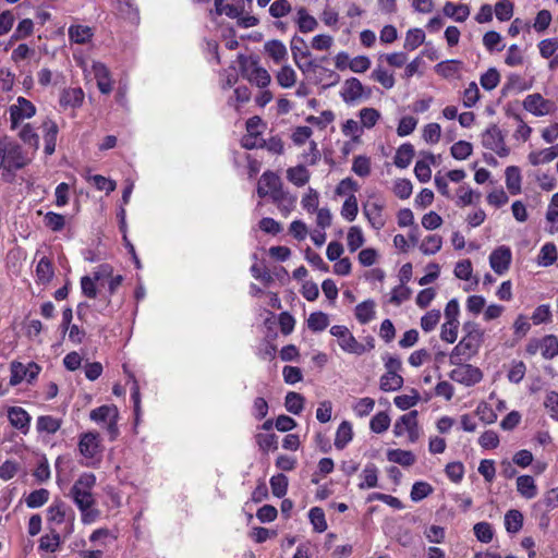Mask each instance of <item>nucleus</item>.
<instances>
[{"label":"nucleus","mask_w":558,"mask_h":558,"mask_svg":"<svg viewBox=\"0 0 558 558\" xmlns=\"http://www.w3.org/2000/svg\"><path fill=\"white\" fill-rule=\"evenodd\" d=\"M95 484L96 476L93 473H83L74 482L69 493L81 511L84 524L94 523L100 515V511L95 508L96 500L92 493Z\"/></svg>","instance_id":"f257e3e1"},{"label":"nucleus","mask_w":558,"mask_h":558,"mask_svg":"<svg viewBox=\"0 0 558 558\" xmlns=\"http://www.w3.org/2000/svg\"><path fill=\"white\" fill-rule=\"evenodd\" d=\"M26 158L19 144L8 140H0V169L13 171L23 168Z\"/></svg>","instance_id":"f03ea898"},{"label":"nucleus","mask_w":558,"mask_h":558,"mask_svg":"<svg viewBox=\"0 0 558 558\" xmlns=\"http://www.w3.org/2000/svg\"><path fill=\"white\" fill-rule=\"evenodd\" d=\"M241 75L252 84L264 88L269 85L271 77L265 68L259 66L257 59H247L245 56H239Z\"/></svg>","instance_id":"7ed1b4c3"},{"label":"nucleus","mask_w":558,"mask_h":558,"mask_svg":"<svg viewBox=\"0 0 558 558\" xmlns=\"http://www.w3.org/2000/svg\"><path fill=\"white\" fill-rule=\"evenodd\" d=\"M483 342L477 335L464 336L450 353V364L460 365L461 362L469 361L476 355Z\"/></svg>","instance_id":"20e7f679"},{"label":"nucleus","mask_w":558,"mask_h":558,"mask_svg":"<svg viewBox=\"0 0 558 558\" xmlns=\"http://www.w3.org/2000/svg\"><path fill=\"white\" fill-rule=\"evenodd\" d=\"M48 521L62 524L66 523L64 536L73 532L74 511L60 499L54 500L47 510Z\"/></svg>","instance_id":"39448f33"},{"label":"nucleus","mask_w":558,"mask_h":558,"mask_svg":"<svg viewBox=\"0 0 558 558\" xmlns=\"http://www.w3.org/2000/svg\"><path fill=\"white\" fill-rule=\"evenodd\" d=\"M329 332L337 338L338 344L342 351L350 354L362 355V343L356 340L347 326L335 325L330 328Z\"/></svg>","instance_id":"423d86ee"},{"label":"nucleus","mask_w":558,"mask_h":558,"mask_svg":"<svg viewBox=\"0 0 558 558\" xmlns=\"http://www.w3.org/2000/svg\"><path fill=\"white\" fill-rule=\"evenodd\" d=\"M290 49L294 63L303 73L317 68V64L313 60L302 62L303 59H308L311 57V51L306 41L302 37L294 35L290 43Z\"/></svg>","instance_id":"0eeeda50"},{"label":"nucleus","mask_w":558,"mask_h":558,"mask_svg":"<svg viewBox=\"0 0 558 558\" xmlns=\"http://www.w3.org/2000/svg\"><path fill=\"white\" fill-rule=\"evenodd\" d=\"M456 366L457 367L449 373V377L459 384L471 387L483 379V372L472 364L461 362L460 365Z\"/></svg>","instance_id":"6e6552de"},{"label":"nucleus","mask_w":558,"mask_h":558,"mask_svg":"<svg viewBox=\"0 0 558 558\" xmlns=\"http://www.w3.org/2000/svg\"><path fill=\"white\" fill-rule=\"evenodd\" d=\"M523 108L536 117H543L556 109L555 102L545 99L539 93L530 94L523 100Z\"/></svg>","instance_id":"1a4fd4ad"},{"label":"nucleus","mask_w":558,"mask_h":558,"mask_svg":"<svg viewBox=\"0 0 558 558\" xmlns=\"http://www.w3.org/2000/svg\"><path fill=\"white\" fill-rule=\"evenodd\" d=\"M11 128L16 129L20 121L29 119L36 113V107L24 97H17L16 104L10 106Z\"/></svg>","instance_id":"9d476101"},{"label":"nucleus","mask_w":558,"mask_h":558,"mask_svg":"<svg viewBox=\"0 0 558 558\" xmlns=\"http://www.w3.org/2000/svg\"><path fill=\"white\" fill-rule=\"evenodd\" d=\"M39 372L40 367L34 362L29 363L27 366H24L22 363L13 361L11 363L10 385L16 386L24 379L32 381L38 376Z\"/></svg>","instance_id":"9b49d317"},{"label":"nucleus","mask_w":558,"mask_h":558,"mask_svg":"<svg viewBox=\"0 0 558 558\" xmlns=\"http://www.w3.org/2000/svg\"><path fill=\"white\" fill-rule=\"evenodd\" d=\"M282 189V182L278 174L267 170L265 171L257 184V194L260 198L269 196L272 198L274 194H277Z\"/></svg>","instance_id":"f8f14e48"},{"label":"nucleus","mask_w":558,"mask_h":558,"mask_svg":"<svg viewBox=\"0 0 558 558\" xmlns=\"http://www.w3.org/2000/svg\"><path fill=\"white\" fill-rule=\"evenodd\" d=\"M112 275V267L108 264H104L99 267L97 271L94 272V277L84 276L81 279V288L82 292L85 296L89 299H95L97 296L96 281L101 280L105 276Z\"/></svg>","instance_id":"ddd939ff"},{"label":"nucleus","mask_w":558,"mask_h":558,"mask_svg":"<svg viewBox=\"0 0 558 558\" xmlns=\"http://www.w3.org/2000/svg\"><path fill=\"white\" fill-rule=\"evenodd\" d=\"M511 259V250L508 246L501 245L492 252L489 264L497 275H502L509 269Z\"/></svg>","instance_id":"4468645a"},{"label":"nucleus","mask_w":558,"mask_h":558,"mask_svg":"<svg viewBox=\"0 0 558 558\" xmlns=\"http://www.w3.org/2000/svg\"><path fill=\"white\" fill-rule=\"evenodd\" d=\"M8 420L23 435L28 434L32 417L25 409L22 407H10L8 409Z\"/></svg>","instance_id":"2eb2a0df"},{"label":"nucleus","mask_w":558,"mask_h":558,"mask_svg":"<svg viewBox=\"0 0 558 558\" xmlns=\"http://www.w3.org/2000/svg\"><path fill=\"white\" fill-rule=\"evenodd\" d=\"M78 450L85 458L93 459L100 451L99 434L87 432L81 435Z\"/></svg>","instance_id":"dca6fc26"},{"label":"nucleus","mask_w":558,"mask_h":558,"mask_svg":"<svg viewBox=\"0 0 558 558\" xmlns=\"http://www.w3.org/2000/svg\"><path fill=\"white\" fill-rule=\"evenodd\" d=\"M363 94L364 86L359 78L351 77L345 80L341 90V97L344 102H355L356 100L363 97Z\"/></svg>","instance_id":"f3484780"},{"label":"nucleus","mask_w":558,"mask_h":558,"mask_svg":"<svg viewBox=\"0 0 558 558\" xmlns=\"http://www.w3.org/2000/svg\"><path fill=\"white\" fill-rule=\"evenodd\" d=\"M296 196L281 189L277 194L272 195L271 202L277 205L280 213L287 217L294 209Z\"/></svg>","instance_id":"a211bd4d"},{"label":"nucleus","mask_w":558,"mask_h":558,"mask_svg":"<svg viewBox=\"0 0 558 558\" xmlns=\"http://www.w3.org/2000/svg\"><path fill=\"white\" fill-rule=\"evenodd\" d=\"M93 72L97 81V86L102 94H109L112 90V82L108 68L101 62L93 64Z\"/></svg>","instance_id":"6ab92c4d"},{"label":"nucleus","mask_w":558,"mask_h":558,"mask_svg":"<svg viewBox=\"0 0 558 558\" xmlns=\"http://www.w3.org/2000/svg\"><path fill=\"white\" fill-rule=\"evenodd\" d=\"M54 276V268L51 259L44 256L36 266V280L40 284H48Z\"/></svg>","instance_id":"aec40b11"},{"label":"nucleus","mask_w":558,"mask_h":558,"mask_svg":"<svg viewBox=\"0 0 558 558\" xmlns=\"http://www.w3.org/2000/svg\"><path fill=\"white\" fill-rule=\"evenodd\" d=\"M417 411L412 410L409 413L399 417L393 426V434L396 436H402L404 432L417 426Z\"/></svg>","instance_id":"412c9836"},{"label":"nucleus","mask_w":558,"mask_h":558,"mask_svg":"<svg viewBox=\"0 0 558 558\" xmlns=\"http://www.w3.org/2000/svg\"><path fill=\"white\" fill-rule=\"evenodd\" d=\"M264 49L275 63H280L288 57V51L284 44L278 39L266 41Z\"/></svg>","instance_id":"4be33fe9"},{"label":"nucleus","mask_w":558,"mask_h":558,"mask_svg":"<svg viewBox=\"0 0 558 558\" xmlns=\"http://www.w3.org/2000/svg\"><path fill=\"white\" fill-rule=\"evenodd\" d=\"M83 100L84 93L80 87L64 89L60 96V105L63 107L77 108L82 106Z\"/></svg>","instance_id":"5701e85b"},{"label":"nucleus","mask_w":558,"mask_h":558,"mask_svg":"<svg viewBox=\"0 0 558 558\" xmlns=\"http://www.w3.org/2000/svg\"><path fill=\"white\" fill-rule=\"evenodd\" d=\"M429 163H435V156L432 153H427L424 160H418L415 163L414 173L421 183H426L432 178Z\"/></svg>","instance_id":"b1692460"},{"label":"nucleus","mask_w":558,"mask_h":558,"mask_svg":"<svg viewBox=\"0 0 558 558\" xmlns=\"http://www.w3.org/2000/svg\"><path fill=\"white\" fill-rule=\"evenodd\" d=\"M442 12L446 16L459 23L464 22L470 15V9L466 4H456L453 2H446Z\"/></svg>","instance_id":"393cba45"},{"label":"nucleus","mask_w":558,"mask_h":558,"mask_svg":"<svg viewBox=\"0 0 558 558\" xmlns=\"http://www.w3.org/2000/svg\"><path fill=\"white\" fill-rule=\"evenodd\" d=\"M43 126L45 130V134H44L45 153L47 155H52L56 149L58 125L53 121L48 120L43 123Z\"/></svg>","instance_id":"a878e982"},{"label":"nucleus","mask_w":558,"mask_h":558,"mask_svg":"<svg viewBox=\"0 0 558 558\" xmlns=\"http://www.w3.org/2000/svg\"><path fill=\"white\" fill-rule=\"evenodd\" d=\"M295 22L301 33L313 32L318 26L316 19L310 15L304 7L298 9Z\"/></svg>","instance_id":"bb28decb"},{"label":"nucleus","mask_w":558,"mask_h":558,"mask_svg":"<svg viewBox=\"0 0 558 558\" xmlns=\"http://www.w3.org/2000/svg\"><path fill=\"white\" fill-rule=\"evenodd\" d=\"M383 205L377 203L366 204L364 206V214L367 217L369 223L375 229L379 230L385 226V220L383 218Z\"/></svg>","instance_id":"cd10ccee"},{"label":"nucleus","mask_w":558,"mask_h":558,"mask_svg":"<svg viewBox=\"0 0 558 558\" xmlns=\"http://www.w3.org/2000/svg\"><path fill=\"white\" fill-rule=\"evenodd\" d=\"M62 425V420L52 415H40L36 422L38 433L54 434Z\"/></svg>","instance_id":"c85d7f7f"},{"label":"nucleus","mask_w":558,"mask_h":558,"mask_svg":"<svg viewBox=\"0 0 558 558\" xmlns=\"http://www.w3.org/2000/svg\"><path fill=\"white\" fill-rule=\"evenodd\" d=\"M93 35V29L89 26L72 25L69 27V38L75 44L84 45L92 39Z\"/></svg>","instance_id":"c756f323"},{"label":"nucleus","mask_w":558,"mask_h":558,"mask_svg":"<svg viewBox=\"0 0 558 558\" xmlns=\"http://www.w3.org/2000/svg\"><path fill=\"white\" fill-rule=\"evenodd\" d=\"M403 377L396 372H386L380 377V389L383 391H396L402 388L403 386Z\"/></svg>","instance_id":"7c9ffc66"},{"label":"nucleus","mask_w":558,"mask_h":558,"mask_svg":"<svg viewBox=\"0 0 558 558\" xmlns=\"http://www.w3.org/2000/svg\"><path fill=\"white\" fill-rule=\"evenodd\" d=\"M506 185L510 194L517 195L521 192V173L520 169L515 166L507 167L506 171Z\"/></svg>","instance_id":"2f4dec72"},{"label":"nucleus","mask_w":558,"mask_h":558,"mask_svg":"<svg viewBox=\"0 0 558 558\" xmlns=\"http://www.w3.org/2000/svg\"><path fill=\"white\" fill-rule=\"evenodd\" d=\"M353 430L352 425L348 421H343L337 429L335 437V447L339 450L344 449V447L352 440Z\"/></svg>","instance_id":"473e14b6"},{"label":"nucleus","mask_w":558,"mask_h":558,"mask_svg":"<svg viewBox=\"0 0 558 558\" xmlns=\"http://www.w3.org/2000/svg\"><path fill=\"white\" fill-rule=\"evenodd\" d=\"M387 459L390 462L400 464L402 466H411L415 462V456L412 451L402 449H390L387 452Z\"/></svg>","instance_id":"72a5a7b5"},{"label":"nucleus","mask_w":558,"mask_h":558,"mask_svg":"<svg viewBox=\"0 0 558 558\" xmlns=\"http://www.w3.org/2000/svg\"><path fill=\"white\" fill-rule=\"evenodd\" d=\"M505 140L500 129L493 124L482 134V145L487 149L496 148Z\"/></svg>","instance_id":"f704fd0d"},{"label":"nucleus","mask_w":558,"mask_h":558,"mask_svg":"<svg viewBox=\"0 0 558 558\" xmlns=\"http://www.w3.org/2000/svg\"><path fill=\"white\" fill-rule=\"evenodd\" d=\"M414 154H415V151H414V147L412 144H410V143L402 144L396 153L395 165L400 169L407 168L411 163V161L414 157Z\"/></svg>","instance_id":"c9c22d12"},{"label":"nucleus","mask_w":558,"mask_h":558,"mask_svg":"<svg viewBox=\"0 0 558 558\" xmlns=\"http://www.w3.org/2000/svg\"><path fill=\"white\" fill-rule=\"evenodd\" d=\"M517 489L526 499H532L537 495L534 478L530 475H521L517 478Z\"/></svg>","instance_id":"e433bc0d"},{"label":"nucleus","mask_w":558,"mask_h":558,"mask_svg":"<svg viewBox=\"0 0 558 558\" xmlns=\"http://www.w3.org/2000/svg\"><path fill=\"white\" fill-rule=\"evenodd\" d=\"M310 177L308 170L303 165L287 170V179L296 186L305 185L310 181Z\"/></svg>","instance_id":"4c0bfd02"},{"label":"nucleus","mask_w":558,"mask_h":558,"mask_svg":"<svg viewBox=\"0 0 558 558\" xmlns=\"http://www.w3.org/2000/svg\"><path fill=\"white\" fill-rule=\"evenodd\" d=\"M89 417L94 422H106L118 418V409L114 405H101L90 411Z\"/></svg>","instance_id":"58836bf2"},{"label":"nucleus","mask_w":558,"mask_h":558,"mask_svg":"<svg viewBox=\"0 0 558 558\" xmlns=\"http://www.w3.org/2000/svg\"><path fill=\"white\" fill-rule=\"evenodd\" d=\"M523 526V514L517 510L511 509L505 514V527L508 533H518Z\"/></svg>","instance_id":"ea45409f"},{"label":"nucleus","mask_w":558,"mask_h":558,"mask_svg":"<svg viewBox=\"0 0 558 558\" xmlns=\"http://www.w3.org/2000/svg\"><path fill=\"white\" fill-rule=\"evenodd\" d=\"M305 399L304 397L294 391L287 393L284 398V407L288 412L298 415L303 411Z\"/></svg>","instance_id":"a19ab883"},{"label":"nucleus","mask_w":558,"mask_h":558,"mask_svg":"<svg viewBox=\"0 0 558 558\" xmlns=\"http://www.w3.org/2000/svg\"><path fill=\"white\" fill-rule=\"evenodd\" d=\"M375 303L372 300L364 301L356 305L355 317L361 324L371 322L375 316Z\"/></svg>","instance_id":"79ce46f5"},{"label":"nucleus","mask_w":558,"mask_h":558,"mask_svg":"<svg viewBox=\"0 0 558 558\" xmlns=\"http://www.w3.org/2000/svg\"><path fill=\"white\" fill-rule=\"evenodd\" d=\"M531 87L530 84H527L524 78L517 73H510L507 76V82L505 83L502 87V94H507L508 92L517 90V92H523Z\"/></svg>","instance_id":"37998d69"},{"label":"nucleus","mask_w":558,"mask_h":558,"mask_svg":"<svg viewBox=\"0 0 558 558\" xmlns=\"http://www.w3.org/2000/svg\"><path fill=\"white\" fill-rule=\"evenodd\" d=\"M462 68V61L459 60H447L441 61L435 66L437 74L448 78L454 76Z\"/></svg>","instance_id":"c03bdc74"},{"label":"nucleus","mask_w":558,"mask_h":558,"mask_svg":"<svg viewBox=\"0 0 558 558\" xmlns=\"http://www.w3.org/2000/svg\"><path fill=\"white\" fill-rule=\"evenodd\" d=\"M542 355L550 360L558 355V339L554 335H547L541 340Z\"/></svg>","instance_id":"a18cd8bd"},{"label":"nucleus","mask_w":558,"mask_h":558,"mask_svg":"<svg viewBox=\"0 0 558 558\" xmlns=\"http://www.w3.org/2000/svg\"><path fill=\"white\" fill-rule=\"evenodd\" d=\"M329 326V317L324 312H314L307 318V327L313 332L325 330Z\"/></svg>","instance_id":"49530a36"},{"label":"nucleus","mask_w":558,"mask_h":558,"mask_svg":"<svg viewBox=\"0 0 558 558\" xmlns=\"http://www.w3.org/2000/svg\"><path fill=\"white\" fill-rule=\"evenodd\" d=\"M557 259V250L554 243H546L541 248V252L537 257V263L541 266H550Z\"/></svg>","instance_id":"de8ad7c7"},{"label":"nucleus","mask_w":558,"mask_h":558,"mask_svg":"<svg viewBox=\"0 0 558 558\" xmlns=\"http://www.w3.org/2000/svg\"><path fill=\"white\" fill-rule=\"evenodd\" d=\"M310 521L314 531L323 533L327 530L328 525L325 518V512L319 507H313L308 512Z\"/></svg>","instance_id":"09e8293b"},{"label":"nucleus","mask_w":558,"mask_h":558,"mask_svg":"<svg viewBox=\"0 0 558 558\" xmlns=\"http://www.w3.org/2000/svg\"><path fill=\"white\" fill-rule=\"evenodd\" d=\"M278 84L283 88L292 87L296 82V73L290 65H283L276 75Z\"/></svg>","instance_id":"8fccbe9b"},{"label":"nucleus","mask_w":558,"mask_h":558,"mask_svg":"<svg viewBox=\"0 0 558 558\" xmlns=\"http://www.w3.org/2000/svg\"><path fill=\"white\" fill-rule=\"evenodd\" d=\"M49 490L46 488H39L33 490L25 499L28 508L35 509L44 506L49 499Z\"/></svg>","instance_id":"3c124183"},{"label":"nucleus","mask_w":558,"mask_h":558,"mask_svg":"<svg viewBox=\"0 0 558 558\" xmlns=\"http://www.w3.org/2000/svg\"><path fill=\"white\" fill-rule=\"evenodd\" d=\"M425 40V33L421 28L409 29L404 40V48L407 50H415Z\"/></svg>","instance_id":"603ef678"},{"label":"nucleus","mask_w":558,"mask_h":558,"mask_svg":"<svg viewBox=\"0 0 558 558\" xmlns=\"http://www.w3.org/2000/svg\"><path fill=\"white\" fill-rule=\"evenodd\" d=\"M475 537L481 543H490L494 537V529L488 522H478L473 526Z\"/></svg>","instance_id":"864d4df0"},{"label":"nucleus","mask_w":558,"mask_h":558,"mask_svg":"<svg viewBox=\"0 0 558 558\" xmlns=\"http://www.w3.org/2000/svg\"><path fill=\"white\" fill-rule=\"evenodd\" d=\"M364 235L360 227L353 226L349 229L347 235L348 247L350 252H355L364 244Z\"/></svg>","instance_id":"5fc2aeb1"},{"label":"nucleus","mask_w":558,"mask_h":558,"mask_svg":"<svg viewBox=\"0 0 558 558\" xmlns=\"http://www.w3.org/2000/svg\"><path fill=\"white\" fill-rule=\"evenodd\" d=\"M377 473H378V470L375 464H373V463L367 464L365 466V469L363 470V474H362L364 481L359 484V487L361 489L376 487L377 481H378Z\"/></svg>","instance_id":"6e6d98bb"},{"label":"nucleus","mask_w":558,"mask_h":558,"mask_svg":"<svg viewBox=\"0 0 558 558\" xmlns=\"http://www.w3.org/2000/svg\"><path fill=\"white\" fill-rule=\"evenodd\" d=\"M500 82V74L496 68H489L481 75L480 83L486 90H493Z\"/></svg>","instance_id":"4d7b16f0"},{"label":"nucleus","mask_w":558,"mask_h":558,"mask_svg":"<svg viewBox=\"0 0 558 558\" xmlns=\"http://www.w3.org/2000/svg\"><path fill=\"white\" fill-rule=\"evenodd\" d=\"M390 422L391 420L386 412H379L372 417L369 422V427L372 432L376 434H381L389 428Z\"/></svg>","instance_id":"13d9d810"},{"label":"nucleus","mask_w":558,"mask_h":558,"mask_svg":"<svg viewBox=\"0 0 558 558\" xmlns=\"http://www.w3.org/2000/svg\"><path fill=\"white\" fill-rule=\"evenodd\" d=\"M270 487L274 496L283 497L288 490V477L282 473L274 475L270 478Z\"/></svg>","instance_id":"bf43d9fd"},{"label":"nucleus","mask_w":558,"mask_h":558,"mask_svg":"<svg viewBox=\"0 0 558 558\" xmlns=\"http://www.w3.org/2000/svg\"><path fill=\"white\" fill-rule=\"evenodd\" d=\"M501 41L500 34L495 31H489L483 36V45L488 51H501L505 48Z\"/></svg>","instance_id":"052dcab7"},{"label":"nucleus","mask_w":558,"mask_h":558,"mask_svg":"<svg viewBox=\"0 0 558 558\" xmlns=\"http://www.w3.org/2000/svg\"><path fill=\"white\" fill-rule=\"evenodd\" d=\"M60 544V534L51 530L50 534L41 536L39 541V549L45 551L54 553Z\"/></svg>","instance_id":"680f3d73"},{"label":"nucleus","mask_w":558,"mask_h":558,"mask_svg":"<svg viewBox=\"0 0 558 558\" xmlns=\"http://www.w3.org/2000/svg\"><path fill=\"white\" fill-rule=\"evenodd\" d=\"M442 240L437 234L428 235L422 242L420 248L426 255L436 254L441 248Z\"/></svg>","instance_id":"e2e57ef3"},{"label":"nucleus","mask_w":558,"mask_h":558,"mask_svg":"<svg viewBox=\"0 0 558 558\" xmlns=\"http://www.w3.org/2000/svg\"><path fill=\"white\" fill-rule=\"evenodd\" d=\"M433 487L427 482H415L411 489V499L415 502L421 501L433 493Z\"/></svg>","instance_id":"0e129e2a"},{"label":"nucleus","mask_w":558,"mask_h":558,"mask_svg":"<svg viewBox=\"0 0 558 558\" xmlns=\"http://www.w3.org/2000/svg\"><path fill=\"white\" fill-rule=\"evenodd\" d=\"M451 155L457 160L466 159L473 151V146L466 141H459L450 148Z\"/></svg>","instance_id":"69168bd1"},{"label":"nucleus","mask_w":558,"mask_h":558,"mask_svg":"<svg viewBox=\"0 0 558 558\" xmlns=\"http://www.w3.org/2000/svg\"><path fill=\"white\" fill-rule=\"evenodd\" d=\"M359 213L357 199L355 195L351 194L343 203L341 215L348 221H353Z\"/></svg>","instance_id":"338daca9"},{"label":"nucleus","mask_w":558,"mask_h":558,"mask_svg":"<svg viewBox=\"0 0 558 558\" xmlns=\"http://www.w3.org/2000/svg\"><path fill=\"white\" fill-rule=\"evenodd\" d=\"M352 171L362 178L369 175L371 173V160L366 156H355L353 159Z\"/></svg>","instance_id":"774afa93"}]
</instances>
